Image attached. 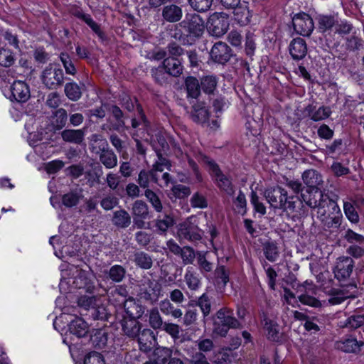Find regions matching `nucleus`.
<instances>
[{
	"label": "nucleus",
	"mask_w": 364,
	"mask_h": 364,
	"mask_svg": "<svg viewBox=\"0 0 364 364\" xmlns=\"http://www.w3.org/2000/svg\"><path fill=\"white\" fill-rule=\"evenodd\" d=\"M264 196L270 206L274 209H281L291 213L296 210L295 199L297 197L289 196L287 191L279 186L267 188L264 192Z\"/></svg>",
	"instance_id": "f257e3e1"
},
{
	"label": "nucleus",
	"mask_w": 364,
	"mask_h": 364,
	"mask_svg": "<svg viewBox=\"0 0 364 364\" xmlns=\"http://www.w3.org/2000/svg\"><path fill=\"white\" fill-rule=\"evenodd\" d=\"M202 162L206 166V168L218 188L228 195L233 196L235 193V187L232 183L231 177L224 174L219 166L209 157L206 156H203Z\"/></svg>",
	"instance_id": "f03ea898"
},
{
	"label": "nucleus",
	"mask_w": 364,
	"mask_h": 364,
	"mask_svg": "<svg viewBox=\"0 0 364 364\" xmlns=\"http://www.w3.org/2000/svg\"><path fill=\"white\" fill-rule=\"evenodd\" d=\"M179 26L185 31L188 41L190 44L199 39L205 31V21L203 18L196 13L187 14Z\"/></svg>",
	"instance_id": "7ed1b4c3"
},
{
	"label": "nucleus",
	"mask_w": 364,
	"mask_h": 364,
	"mask_svg": "<svg viewBox=\"0 0 364 364\" xmlns=\"http://www.w3.org/2000/svg\"><path fill=\"white\" fill-rule=\"evenodd\" d=\"M203 231L198 227L196 217L191 216L178 226L177 235L180 242H196L202 239Z\"/></svg>",
	"instance_id": "20e7f679"
},
{
	"label": "nucleus",
	"mask_w": 364,
	"mask_h": 364,
	"mask_svg": "<svg viewBox=\"0 0 364 364\" xmlns=\"http://www.w3.org/2000/svg\"><path fill=\"white\" fill-rule=\"evenodd\" d=\"M217 320L214 322V333L225 336L230 328H240L241 323L233 316L231 309L223 308L216 313Z\"/></svg>",
	"instance_id": "39448f33"
},
{
	"label": "nucleus",
	"mask_w": 364,
	"mask_h": 364,
	"mask_svg": "<svg viewBox=\"0 0 364 364\" xmlns=\"http://www.w3.org/2000/svg\"><path fill=\"white\" fill-rule=\"evenodd\" d=\"M320 189L321 188L312 189L309 193L308 198L304 194H301V196L303 201H304L307 205L312 208H318V213L321 215V220L323 221L324 218H326V210L324 208L328 205L334 204V202L329 198L328 195L323 194Z\"/></svg>",
	"instance_id": "423d86ee"
},
{
	"label": "nucleus",
	"mask_w": 364,
	"mask_h": 364,
	"mask_svg": "<svg viewBox=\"0 0 364 364\" xmlns=\"http://www.w3.org/2000/svg\"><path fill=\"white\" fill-rule=\"evenodd\" d=\"M64 78L63 70L53 64L47 65L41 75L42 83L52 90L60 87L64 83Z\"/></svg>",
	"instance_id": "0eeeda50"
},
{
	"label": "nucleus",
	"mask_w": 364,
	"mask_h": 364,
	"mask_svg": "<svg viewBox=\"0 0 364 364\" xmlns=\"http://www.w3.org/2000/svg\"><path fill=\"white\" fill-rule=\"evenodd\" d=\"M229 28L228 15L224 12H215L212 14L207 21L208 33L215 37L223 36Z\"/></svg>",
	"instance_id": "6e6552de"
},
{
	"label": "nucleus",
	"mask_w": 364,
	"mask_h": 364,
	"mask_svg": "<svg viewBox=\"0 0 364 364\" xmlns=\"http://www.w3.org/2000/svg\"><path fill=\"white\" fill-rule=\"evenodd\" d=\"M292 23L294 31L303 36H309L314 28L313 19L305 13L296 14Z\"/></svg>",
	"instance_id": "1a4fd4ad"
},
{
	"label": "nucleus",
	"mask_w": 364,
	"mask_h": 364,
	"mask_svg": "<svg viewBox=\"0 0 364 364\" xmlns=\"http://www.w3.org/2000/svg\"><path fill=\"white\" fill-rule=\"evenodd\" d=\"M354 267V261L349 257H340L333 268L335 277L339 281H346L350 277Z\"/></svg>",
	"instance_id": "9d476101"
},
{
	"label": "nucleus",
	"mask_w": 364,
	"mask_h": 364,
	"mask_svg": "<svg viewBox=\"0 0 364 364\" xmlns=\"http://www.w3.org/2000/svg\"><path fill=\"white\" fill-rule=\"evenodd\" d=\"M161 294V286L154 280L145 279L140 286V297L151 304L155 303Z\"/></svg>",
	"instance_id": "9b49d317"
},
{
	"label": "nucleus",
	"mask_w": 364,
	"mask_h": 364,
	"mask_svg": "<svg viewBox=\"0 0 364 364\" xmlns=\"http://www.w3.org/2000/svg\"><path fill=\"white\" fill-rule=\"evenodd\" d=\"M210 55L213 61L221 64L227 63L232 55L231 48L225 43L221 41L213 45Z\"/></svg>",
	"instance_id": "f8f14e48"
},
{
	"label": "nucleus",
	"mask_w": 364,
	"mask_h": 364,
	"mask_svg": "<svg viewBox=\"0 0 364 364\" xmlns=\"http://www.w3.org/2000/svg\"><path fill=\"white\" fill-rule=\"evenodd\" d=\"M75 273L73 284L78 289H85L87 292L92 293L95 290V284L92 280V274L89 271L75 267Z\"/></svg>",
	"instance_id": "ddd939ff"
},
{
	"label": "nucleus",
	"mask_w": 364,
	"mask_h": 364,
	"mask_svg": "<svg viewBox=\"0 0 364 364\" xmlns=\"http://www.w3.org/2000/svg\"><path fill=\"white\" fill-rule=\"evenodd\" d=\"M132 213L134 217V225L139 229L144 228V219L149 216V208L145 202L141 200H136L132 205Z\"/></svg>",
	"instance_id": "4468645a"
},
{
	"label": "nucleus",
	"mask_w": 364,
	"mask_h": 364,
	"mask_svg": "<svg viewBox=\"0 0 364 364\" xmlns=\"http://www.w3.org/2000/svg\"><path fill=\"white\" fill-rule=\"evenodd\" d=\"M137 340L139 350L148 353L153 348L154 343L156 341L154 332L150 328H143L139 333V336L135 338Z\"/></svg>",
	"instance_id": "2eb2a0df"
},
{
	"label": "nucleus",
	"mask_w": 364,
	"mask_h": 364,
	"mask_svg": "<svg viewBox=\"0 0 364 364\" xmlns=\"http://www.w3.org/2000/svg\"><path fill=\"white\" fill-rule=\"evenodd\" d=\"M12 100L18 102H25L30 98V90L28 85L21 80H16L11 86Z\"/></svg>",
	"instance_id": "dca6fc26"
},
{
	"label": "nucleus",
	"mask_w": 364,
	"mask_h": 364,
	"mask_svg": "<svg viewBox=\"0 0 364 364\" xmlns=\"http://www.w3.org/2000/svg\"><path fill=\"white\" fill-rule=\"evenodd\" d=\"M120 323L123 334L131 339H135L142 329V324L137 319L124 317Z\"/></svg>",
	"instance_id": "f3484780"
},
{
	"label": "nucleus",
	"mask_w": 364,
	"mask_h": 364,
	"mask_svg": "<svg viewBox=\"0 0 364 364\" xmlns=\"http://www.w3.org/2000/svg\"><path fill=\"white\" fill-rule=\"evenodd\" d=\"M235 20L240 26H246L250 23L252 11L250 9L248 3L242 1L232 8Z\"/></svg>",
	"instance_id": "a211bd4d"
},
{
	"label": "nucleus",
	"mask_w": 364,
	"mask_h": 364,
	"mask_svg": "<svg viewBox=\"0 0 364 364\" xmlns=\"http://www.w3.org/2000/svg\"><path fill=\"white\" fill-rule=\"evenodd\" d=\"M163 21L168 23H176L183 17L182 7L175 4L165 5L161 11Z\"/></svg>",
	"instance_id": "6ab92c4d"
},
{
	"label": "nucleus",
	"mask_w": 364,
	"mask_h": 364,
	"mask_svg": "<svg viewBox=\"0 0 364 364\" xmlns=\"http://www.w3.org/2000/svg\"><path fill=\"white\" fill-rule=\"evenodd\" d=\"M289 50L294 60H302L305 58L308 51L305 40L299 37L294 38L289 46Z\"/></svg>",
	"instance_id": "aec40b11"
},
{
	"label": "nucleus",
	"mask_w": 364,
	"mask_h": 364,
	"mask_svg": "<svg viewBox=\"0 0 364 364\" xmlns=\"http://www.w3.org/2000/svg\"><path fill=\"white\" fill-rule=\"evenodd\" d=\"M364 346V342L357 341L356 338L349 337L345 340L338 341L336 343V347L346 353H358Z\"/></svg>",
	"instance_id": "412c9836"
},
{
	"label": "nucleus",
	"mask_w": 364,
	"mask_h": 364,
	"mask_svg": "<svg viewBox=\"0 0 364 364\" xmlns=\"http://www.w3.org/2000/svg\"><path fill=\"white\" fill-rule=\"evenodd\" d=\"M302 180L308 187L312 189L321 188L323 183L322 176L314 169L305 171L302 174Z\"/></svg>",
	"instance_id": "4be33fe9"
},
{
	"label": "nucleus",
	"mask_w": 364,
	"mask_h": 364,
	"mask_svg": "<svg viewBox=\"0 0 364 364\" xmlns=\"http://www.w3.org/2000/svg\"><path fill=\"white\" fill-rule=\"evenodd\" d=\"M316 21L320 32L325 33L338 23V14H319L316 17Z\"/></svg>",
	"instance_id": "5701e85b"
},
{
	"label": "nucleus",
	"mask_w": 364,
	"mask_h": 364,
	"mask_svg": "<svg viewBox=\"0 0 364 364\" xmlns=\"http://www.w3.org/2000/svg\"><path fill=\"white\" fill-rule=\"evenodd\" d=\"M124 311L127 318H139L144 312L142 305L138 304L134 299H127L124 303Z\"/></svg>",
	"instance_id": "b1692460"
},
{
	"label": "nucleus",
	"mask_w": 364,
	"mask_h": 364,
	"mask_svg": "<svg viewBox=\"0 0 364 364\" xmlns=\"http://www.w3.org/2000/svg\"><path fill=\"white\" fill-rule=\"evenodd\" d=\"M191 117L193 122L203 124L209 119V112L203 102H197L193 106Z\"/></svg>",
	"instance_id": "393cba45"
},
{
	"label": "nucleus",
	"mask_w": 364,
	"mask_h": 364,
	"mask_svg": "<svg viewBox=\"0 0 364 364\" xmlns=\"http://www.w3.org/2000/svg\"><path fill=\"white\" fill-rule=\"evenodd\" d=\"M156 152L158 156V160L153 165V168L151 170V173L152 181L156 183L158 182V176L156 172H162L165 168L169 169L171 164L166 158L163 156V154L160 150H156Z\"/></svg>",
	"instance_id": "a878e982"
},
{
	"label": "nucleus",
	"mask_w": 364,
	"mask_h": 364,
	"mask_svg": "<svg viewBox=\"0 0 364 364\" xmlns=\"http://www.w3.org/2000/svg\"><path fill=\"white\" fill-rule=\"evenodd\" d=\"M69 331L70 333L82 338L89 332V326L82 318L77 317L69 324Z\"/></svg>",
	"instance_id": "bb28decb"
},
{
	"label": "nucleus",
	"mask_w": 364,
	"mask_h": 364,
	"mask_svg": "<svg viewBox=\"0 0 364 364\" xmlns=\"http://www.w3.org/2000/svg\"><path fill=\"white\" fill-rule=\"evenodd\" d=\"M163 66L166 73L173 77L179 76L183 71L181 61L175 57L166 58L163 62Z\"/></svg>",
	"instance_id": "cd10ccee"
},
{
	"label": "nucleus",
	"mask_w": 364,
	"mask_h": 364,
	"mask_svg": "<svg viewBox=\"0 0 364 364\" xmlns=\"http://www.w3.org/2000/svg\"><path fill=\"white\" fill-rule=\"evenodd\" d=\"M63 141L69 143L80 144L85 138L84 129H65L61 132Z\"/></svg>",
	"instance_id": "c85d7f7f"
},
{
	"label": "nucleus",
	"mask_w": 364,
	"mask_h": 364,
	"mask_svg": "<svg viewBox=\"0 0 364 364\" xmlns=\"http://www.w3.org/2000/svg\"><path fill=\"white\" fill-rule=\"evenodd\" d=\"M73 15L77 18L83 21L87 26L90 27V28L95 32L99 38L103 39L105 37L104 33L100 28L99 24H97L94 20L92 18L90 14H85L82 11L77 10L73 13Z\"/></svg>",
	"instance_id": "c756f323"
},
{
	"label": "nucleus",
	"mask_w": 364,
	"mask_h": 364,
	"mask_svg": "<svg viewBox=\"0 0 364 364\" xmlns=\"http://www.w3.org/2000/svg\"><path fill=\"white\" fill-rule=\"evenodd\" d=\"M112 222L117 228H126L131 224V216L127 210L120 209L113 213Z\"/></svg>",
	"instance_id": "7c9ffc66"
},
{
	"label": "nucleus",
	"mask_w": 364,
	"mask_h": 364,
	"mask_svg": "<svg viewBox=\"0 0 364 364\" xmlns=\"http://www.w3.org/2000/svg\"><path fill=\"white\" fill-rule=\"evenodd\" d=\"M159 309L161 312L165 316H171L174 318H180L183 316L181 309L176 308L168 299L160 301Z\"/></svg>",
	"instance_id": "2f4dec72"
},
{
	"label": "nucleus",
	"mask_w": 364,
	"mask_h": 364,
	"mask_svg": "<svg viewBox=\"0 0 364 364\" xmlns=\"http://www.w3.org/2000/svg\"><path fill=\"white\" fill-rule=\"evenodd\" d=\"M108 341L107 333L103 329H95L92 331L90 341L92 346L98 349H103L107 346Z\"/></svg>",
	"instance_id": "473e14b6"
},
{
	"label": "nucleus",
	"mask_w": 364,
	"mask_h": 364,
	"mask_svg": "<svg viewBox=\"0 0 364 364\" xmlns=\"http://www.w3.org/2000/svg\"><path fill=\"white\" fill-rule=\"evenodd\" d=\"M90 150L92 153L100 154L109 149V144L105 139L98 134H93L91 136Z\"/></svg>",
	"instance_id": "72a5a7b5"
},
{
	"label": "nucleus",
	"mask_w": 364,
	"mask_h": 364,
	"mask_svg": "<svg viewBox=\"0 0 364 364\" xmlns=\"http://www.w3.org/2000/svg\"><path fill=\"white\" fill-rule=\"evenodd\" d=\"M126 269L119 264L112 266L109 269L105 272L107 278L113 282L119 283L123 281L126 276Z\"/></svg>",
	"instance_id": "f704fd0d"
},
{
	"label": "nucleus",
	"mask_w": 364,
	"mask_h": 364,
	"mask_svg": "<svg viewBox=\"0 0 364 364\" xmlns=\"http://www.w3.org/2000/svg\"><path fill=\"white\" fill-rule=\"evenodd\" d=\"M364 324L363 315H353L345 321H339L338 326L340 328H347L349 329H355Z\"/></svg>",
	"instance_id": "c9c22d12"
},
{
	"label": "nucleus",
	"mask_w": 364,
	"mask_h": 364,
	"mask_svg": "<svg viewBox=\"0 0 364 364\" xmlns=\"http://www.w3.org/2000/svg\"><path fill=\"white\" fill-rule=\"evenodd\" d=\"M100 162L107 168H112L117 165V156L114 152L109 149L98 154Z\"/></svg>",
	"instance_id": "e433bc0d"
},
{
	"label": "nucleus",
	"mask_w": 364,
	"mask_h": 364,
	"mask_svg": "<svg viewBox=\"0 0 364 364\" xmlns=\"http://www.w3.org/2000/svg\"><path fill=\"white\" fill-rule=\"evenodd\" d=\"M307 110L311 119L315 122L328 118L331 113V109L328 107H321L318 109L314 110L312 106H309Z\"/></svg>",
	"instance_id": "4c0bfd02"
},
{
	"label": "nucleus",
	"mask_w": 364,
	"mask_h": 364,
	"mask_svg": "<svg viewBox=\"0 0 364 364\" xmlns=\"http://www.w3.org/2000/svg\"><path fill=\"white\" fill-rule=\"evenodd\" d=\"M134 262H135L136 265L144 269H150L153 264L151 256L144 252H136L134 253Z\"/></svg>",
	"instance_id": "58836bf2"
},
{
	"label": "nucleus",
	"mask_w": 364,
	"mask_h": 364,
	"mask_svg": "<svg viewBox=\"0 0 364 364\" xmlns=\"http://www.w3.org/2000/svg\"><path fill=\"white\" fill-rule=\"evenodd\" d=\"M149 324L154 330L161 329L164 323L157 308H153L148 311Z\"/></svg>",
	"instance_id": "ea45409f"
},
{
	"label": "nucleus",
	"mask_w": 364,
	"mask_h": 364,
	"mask_svg": "<svg viewBox=\"0 0 364 364\" xmlns=\"http://www.w3.org/2000/svg\"><path fill=\"white\" fill-rule=\"evenodd\" d=\"M83 197L82 191H70L62 197V203L67 208H72L78 204Z\"/></svg>",
	"instance_id": "a19ab883"
},
{
	"label": "nucleus",
	"mask_w": 364,
	"mask_h": 364,
	"mask_svg": "<svg viewBox=\"0 0 364 364\" xmlns=\"http://www.w3.org/2000/svg\"><path fill=\"white\" fill-rule=\"evenodd\" d=\"M64 92L66 97L72 101H77L82 96V92L80 86L74 82L66 83Z\"/></svg>",
	"instance_id": "79ce46f5"
},
{
	"label": "nucleus",
	"mask_w": 364,
	"mask_h": 364,
	"mask_svg": "<svg viewBox=\"0 0 364 364\" xmlns=\"http://www.w3.org/2000/svg\"><path fill=\"white\" fill-rule=\"evenodd\" d=\"M185 84L188 96L192 98H197L200 92L198 80L196 77H188L186 79Z\"/></svg>",
	"instance_id": "37998d69"
},
{
	"label": "nucleus",
	"mask_w": 364,
	"mask_h": 364,
	"mask_svg": "<svg viewBox=\"0 0 364 364\" xmlns=\"http://www.w3.org/2000/svg\"><path fill=\"white\" fill-rule=\"evenodd\" d=\"M154 355L158 364H166L171 358L172 350L166 347H157L154 351Z\"/></svg>",
	"instance_id": "c03bdc74"
},
{
	"label": "nucleus",
	"mask_w": 364,
	"mask_h": 364,
	"mask_svg": "<svg viewBox=\"0 0 364 364\" xmlns=\"http://www.w3.org/2000/svg\"><path fill=\"white\" fill-rule=\"evenodd\" d=\"M213 0H188L191 8L195 11L204 13L209 11Z\"/></svg>",
	"instance_id": "a18cd8bd"
},
{
	"label": "nucleus",
	"mask_w": 364,
	"mask_h": 364,
	"mask_svg": "<svg viewBox=\"0 0 364 364\" xmlns=\"http://www.w3.org/2000/svg\"><path fill=\"white\" fill-rule=\"evenodd\" d=\"M144 196L153 208L158 213L163 210V205L159 196L151 189H146Z\"/></svg>",
	"instance_id": "49530a36"
},
{
	"label": "nucleus",
	"mask_w": 364,
	"mask_h": 364,
	"mask_svg": "<svg viewBox=\"0 0 364 364\" xmlns=\"http://www.w3.org/2000/svg\"><path fill=\"white\" fill-rule=\"evenodd\" d=\"M16 60L14 53L9 48H0V65L8 68L11 66Z\"/></svg>",
	"instance_id": "de8ad7c7"
},
{
	"label": "nucleus",
	"mask_w": 364,
	"mask_h": 364,
	"mask_svg": "<svg viewBox=\"0 0 364 364\" xmlns=\"http://www.w3.org/2000/svg\"><path fill=\"white\" fill-rule=\"evenodd\" d=\"M264 329L267 332V338L273 341H277L279 338V331L277 323L272 321L265 319Z\"/></svg>",
	"instance_id": "09e8293b"
},
{
	"label": "nucleus",
	"mask_w": 364,
	"mask_h": 364,
	"mask_svg": "<svg viewBox=\"0 0 364 364\" xmlns=\"http://www.w3.org/2000/svg\"><path fill=\"white\" fill-rule=\"evenodd\" d=\"M174 224L173 218L169 215L158 217L156 220V227L161 232H166L167 230Z\"/></svg>",
	"instance_id": "8fccbe9b"
},
{
	"label": "nucleus",
	"mask_w": 364,
	"mask_h": 364,
	"mask_svg": "<svg viewBox=\"0 0 364 364\" xmlns=\"http://www.w3.org/2000/svg\"><path fill=\"white\" fill-rule=\"evenodd\" d=\"M60 61L63 65L66 74L75 75L77 73V70L74 63V61L67 53H62L60 55Z\"/></svg>",
	"instance_id": "3c124183"
},
{
	"label": "nucleus",
	"mask_w": 364,
	"mask_h": 364,
	"mask_svg": "<svg viewBox=\"0 0 364 364\" xmlns=\"http://www.w3.org/2000/svg\"><path fill=\"white\" fill-rule=\"evenodd\" d=\"M264 254L269 261L274 262L279 257L278 247L272 242H267L264 245Z\"/></svg>",
	"instance_id": "603ef678"
},
{
	"label": "nucleus",
	"mask_w": 364,
	"mask_h": 364,
	"mask_svg": "<svg viewBox=\"0 0 364 364\" xmlns=\"http://www.w3.org/2000/svg\"><path fill=\"white\" fill-rule=\"evenodd\" d=\"M343 210L346 218L353 223L359 222V215L355 208L350 202H344Z\"/></svg>",
	"instance_id": "864d4df0"
},
{
	"label": "nucleus",
	"mask_w": 364,
	"mask_h": 364,
	"mask_svg": "<svg viewBox=\"0 0 364 364\" xmlns=\"http://www.w3.org/2000/svg\"><path fill=\"white\" fill-rule=\"evenodd\" d=\"M214 274L217 282H221L223 286H225L229 282L230 272L223 265H218L215 270Z\"/></svg>",
	"instance_id": "5fc2aeb1"
},
{
	"label": "nucleus",
	"mask_w": 364,
	"mask_h": 364,
	"mask_svg": "<svg viewBox=\"0 0 364 364\" xmlns=\"http://www.w3.org/2000/svg\"><path fill=\"white\" fill-rule=\"evenodd\" d=\"M96 301L97 297L95 296L83 295L78 298L77 304L79 306L87 310L96 308Z\"/></svg>",
	"instance_id": "6e6d98bb"
},
{
	"label": "nucleus",
	"mask_w": 364,
	"mask_h": 364,
	"mask_svg": "<svg viewBox=\"0 0 364 364\" xmlns=\"http://www.w3.org/2000/svg\"><path fill=\"white\" fill-rule=\"evenodd\" d=\"M185 282L191 290H196L200 285V280L196 273L188 271L184 277Z\"/></svg>",
	"instance_id": "4d7b16f0"
},
{
	"label": "nucleus",
	"mask_w": 364,
	"mask_h": 364,
	"mask_svg": "<svg viewBox=\"0 0 364 364\" xmlns=\"http://www.w3.org/2000/svg\"><path fill=\"white\" fill-rule=\"evenodd\" d=\"M217 85V80L215 77L206 76L202 79L201 87L206 93H212L215 89Z\"/></svg>",
	"instance_id": "13d9d810"
},
{
	"label": "nucleus",
	"mask_w": 364,
	"mask_h": 364,
	"mask_svg": "<svg viewBox=\"0 0 364 364\" xmlns=\"http://www.w3.org/2000/svg\"><path fill=\"white\" fill-rule=\"evenodd\" d=\"M190 364H210L206 356L199 351H188Z\"/></svg>",
	"instance_id": "bf43d9fd"
},
{
	"label": "nucleus",
	"mask_w": 364,
	"mask_h": 364,
	"mask_svg": "<svg viewBox=\"0 0 364 364\" xmlns=\"http://www.w3.org/2000/svg\"><path fill=\"white\" fill-rule=\"evenodd\" d=\"M151 75L154 79V80L160 84L163 85L167 81V75L166 70L163 67H158L156 68L151 70Z\"/></svg>",
	"instance_id": "052dcab7"
},
{
	"label": "nucleus",
	"mask_w": 364,
	"mask_h": 364,
	"mask_svg": "<svg viewBox=\"0 0 364 364\" xmlns=\"http://www.w3.org/2000/svg\"><path fill=\"white\" fill-rule=\"evenodd\" d=\"M191 205L195 208H205L208 206L207 200L204 196L199 193H196L191 198Z\"/></svg>",
	"instance_id": "680f3d73"
},
{
	"label": "nucleus",
	"mask_w": 364,
	"mask_h": 364,
	"mask_svg": "<svg viewBox=\"0 0 364 364\" xmlns=\"http://www.w3.org/2000/svg\"><path fill=\"white\" fill-rule=\"evenodd\" d=\"M198 305L200 306L204 317L209 315L211 309V304L208 296L205 294H203L199 297Z\"/></svg>",
	"instance_id": "e2e57ef3"
},
{
	"label": "nucleus",
	"mask_w": 364,
	"mask_h": 364,
	"mask_svg": "<svg viewBox=\"0 0 364 364\" xmlns=\"http://www.w3.org/2000/svg\"><path fill=\"white\" fill-rule=\"evenodd\" d=\"M162 329L169 334L173 339H177L180 337L181 329L178 324L165 322L162 326Z\"/></svg>",
	"instance_id": "0e129e2a"
},
{
	"label": "nucleus",
	"mask_w": 364,
	"mask_h": 364,
	"mask_svg": "<svg viewBox=\"0 0 364 364\" xmlns=\"http://www.w3.org/2000/svg\"><path fill=\"white\" fill-rule=\"evenodd\" d=\"M180 255L185 264H192L194 261L195 252L193 249L189 246L183 247Z\"/></svg>",
	"instance_id": "69168bd1"
},
{
	"label": "nucleus",
	"mask_w": 364,
	"mask_h": 364,
	"mask_svg": "<svg viewBox=\"0 0 364 364\" xmlns=\"http://www.w3.org/2000/svg\"><path fill=\"white\" fill-rule=\"evenodd\" d=\"M84 364H105V361L100 353L93 351L85 356Z\"/></svg>",
	"instance_id": "338daca9"
},
{
	"label": "nucleus",
	"mask_w": 364,
	"mask_h": 364,
	"mask_svg": "<svg viewBox=\"0 0 364 364\" xmlns=\"http://www.w3.org/2000/svg\"><path fill=\"white\" fill-rule=\"evenodd\" d=\"M344 238L350 243H358L360 245L364 243V236L355 232L350 229L347 230Z\"/></svg>",
	"instance_id": "774afa93"
}]
</instances>
